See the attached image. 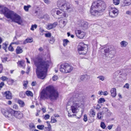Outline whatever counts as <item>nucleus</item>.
Masks as SVG:
<instances>
[{"instance_id": "obj_1", "label": "nucleus", "mask_w": 131, "mask_h": 131, "mask_svg": "<svg viewBox=\"0 0 131 131\" xmlns=\"http://www.w3.org/2000/svg\"><path fill=\"white\" fill-rule=\"evenodd\" d=\"M33 60L37 67L36 74L38 78L42 80L44 79L47 76L50 61L39 57L34 58Z\"/></svg>"}, {"instance_id": "obj_2", "label": "nucleus", "mask_w": 131, "mask_h": 131, "mask_svg": "<svg viewBox=\"0 0 131 131\" xmlns=\"http://www.w3.org/2000/svg\"><path fill=\"white\" fill-rule=\"evenodd\" d=\"M58 94L53 86L49 85L42 90L40 93V97L41 99H50L53 101L56 100L58 97Z\"/></svg>"}, {"instance_id": "obj_3", "label": "nucleus", "mask_w": 131, "mask_h": 131, "mask_svg": "<svg viewBox=\"0 0 131 131\" xmlns=\"http://www.w3.org/2000/svg\"><path fill=\"white\" fill-rule=\"evenodd\" d=\"M105 7L104 2L101 0H98L92 3L90 9V13L92 15L97 16L100 13L104 10Z\"/></svg>"}, {"instance_id": "obj_4", "label": "nucleus", "mask_w": 131, "mask_h": 131, "mask_svg": "<svg viewBox=\"0 0 131 131\" xmlns=\"http://www.w3.org/2000/svg\"><path fill=\"white\" fill-rule=\"evenodd\" d=\"M72 105L71 109L73 113H76L79 111L78 108L82 105V103L76 97L71 98L68 103V105Z\"/></svg>"}, {"instance_id": "obj_5", "label": "nucleus", "mask_w": 131, "mask_h": 131, "mask_svg": "<svg viewBox=\"0 0 131 131\" xmlns=\"http://www.w3.org/2000/svg\"><path fill=\"white\" fill-rule=\"evenodd\" d=\"M9 18H10L12 21L17 23L18 25H21L23 23V20L21 17L15 13L9 10Z\"/></svg>"}, {"instance_id": "obj_6", "label": "nucleus", "mask_w": 131, "mask_h": 131, "mask_svg": "<svg viewBox=\"0 0 131 131\" xmlns=\"http://www.w3.org/2000/svg\"><path fill=\"white\" fill-rule=\"evenodd\" d=\"M74 67L69 63H64L60 65V72L64 73H69L73 70Z\"/></svg>"}, {"instance_id": "obj_7", "label": "nucleus", "mask_w": 131, "mask_h": 131, "mask_svg": "<svg viewBox=\"0 0 131 131\" xmlns=\"http://www.w3.org/2000/svg\"><path fill=\"white\" fill-rule=\"evenodd\" d=\"M57 4L58 7L64 8L68 12L70 11L71 5L66 0H58L57 1Z\"/></svg>"}, {"instance_id": "obj_8", "label": "nucleus", "mask_w": 131, "mask_h": 131, "mask_svg": "<svg viewBox=\"0 0 131 131\" xmlns=\"http://www.w3.org/2000/svg\"><path fill=\"white\" fill-rule=\"evenodd\" d=\"M87 46L84 45L82 42L79 43L78 47V50L80 54H86L87 51Z\"/></svg>"}, {"instance_id": "obj_9", "label": "nucleus", "mask_w": 131, "mask_h": 131, "mask_svg": "<svg viewBox=\"0 0 131 131\" xmlns=\"http://www.w3.org/2000/svg\"><path fill=\"white\" fill-rule=\"evenodd\" d=\"M108 11L110 16L113 18H115L116 17L119 13L118 10L117 9L112 6L109 7Z\"/></svg>"}, {"instance_id": "obj_10", "label": "nucleus", "mask_w": 131, "mask_h": 131, "mask_svg": "<svg viewBox=\"0 0 131 131\" xmlns=\"http://www.w3.org/2000/svg\"><path fill=\"white\" fill-rule=\"evenodd\" d=\"M9 113L12 115L18 118H21L23 116V114L20 111H14L12 109L9 110Z\"/></svg>"}, {"instance_id": "obj_11", "label": "nucleus", "mask_w": 131, "mask_h": 131, "mask_svg": "<svg viewBox=\"0 0 131 131\" xmlns=\"http://www.w3.org/2000/svg\"><path fill=\"white\" fill-rule=\"evenodd\" d=\"M62 9L58 8L56 14L60 16L61 17H66L68 16L67 14L65 13L64 10H66L64 8H62Z\"/></svg>"}, {"instance_id": "obj_12", "label": "nucleus", "mask_w": 131, "mask_h": 131, "mask_svg": "<svg viewBox=\"0 0 131 131\" xmlns=\"http://www.w3.org/2000/svg\"><path fill=\"white\" fill-rule=\"evenodd\" d=\"M0 11L1 14L4 15L6 17L8 18V9L7 8L0 6Z\"/></svg>"}, {"instance_id": "obj_13", "label": "nucleus", "mask_w": 131, "mask_h": 131, "mask_svg": "<svg viewBox=\"0 0 131 131\" xmlns=\"http://www.w3.org/2000/svg\"><path fill=\"white\" fill-rule=\"evenodd\" d=\"M75 33L77 36L80 39L83 38L85 34L84 32L79 30L75 31Z\"/></svg>"}, {"instance_id": "obj_14", "label": "nucleus", "mask_w": 131, "mask_h": 131, "mask_svg": "<svg viewBox=\"0 0 131 131\" xmlns=\"http://www.w3.org/2000/svg\"><path fill=\"white\" fill-rule=\"evenodd\" d=\"M104 52L106 53H110V54H113L114 53L115 50L113 49L111 47H108L104 50Z\"/></svg>"}, {"instance_id": "obj_15", "label": "nucleus", "mask_w": 131, "mask_h": 131, "mask_svg": "<svg viewBox=\"0 0 131 131\" xmlns=\"http://www.w3.org/2000/svg\"><path fill=\"white\" fill-rule=\"evenodd\" d=\"M57 25V22H55L53 24L49 23L46 27V28L48 30H50L56 27Z\"/></svg>"}, {"instance_id": "obj_16", "label": "nucleus", "mask_w": 131, "mask_h": 131, "mask_svg": "<svg viewBox=\"0 0 131 131\" xmlns=\"http://www.w3.org/2000/svg\"><path fill=\"white\" fill-rule=\"evenodd\" d=\"M131 4V0H124L121 6L124 7L125 6H128Z\"/></svg>"}, {"instance_id": "obj_17", "label": "nucleus", "mask_w": 131, "mask_h": 131, "mask_svg": "<svg viewBox=\"0 0 131 131\" xmlns=\"http://www.w3.org/2000/svg\"><path fill=\"white\" fill-rule=\"evenodd\" d=\"M1 112L6 117L8 116V110L7 108H3L1 109Z\"/></svg>"}, {"instance_id": "obj_18", "label": "nucleus", "mask_w": 131, "mask_h": 131, "mask_svg": "<svg viewBox=\"0 0 131 131\" xmlns=\"http://www.w3.org/2000/svg\"><path fill=\"white\" fill-rule=\"evenodd\" d=\"M111 96L113 97H115L116 95V89L115 88H112L110 90Z\"/></svg>"}, {"instance_id": "obj_19", "label": "nucleus", "mask_w": 131, "mask_h": 131, "mask_svg": "<svg viewBox=\"0 0 131 131\" xmlns=\"http://www.w3.org/2000/svg\"><path fill=\"white\" fill-rule=\"evenodd\" d=\"M25 61L23 60L19 61L17 63V64L18 66L20 67H24L25 65L24 63Z\"/></svg>"}, {"instance_id": "obj_20", "label": "nucleus", "mask_w": 131, "mask_h": 131, "mask_svg": "<svg viewBox=\"0 0 131 131\" xmlns=\"http://www.w3.org/2000/svg\"><path fill=\"white\" fill-rule=\"evenodd\" d=\"M81 26L84 27V29H86L88 27V24L86 22L82 21H81Z\"/></svg>"}, {"instance_id": "obj_21", "label": "nucleus", "mask_w": 131, "mask_h": 131, "mask_svg": "<svg viewBox=\"0 0 131 131\" xmlns=\"http://www.w3.org/2000/svg\"><path fill=\"white\" fill-rule=\"evenodd\" d=\"M17 102L19 105L20 107H23L25 105V103L24 102L18 99L17 101Z\"/></svg>"}, {"instance_id": "obj_22", "label": "nucleus", "mask_w": 131, "mask_h": 131, "mask_svg": "<svg viewBox=\"0 0 131 131\" xmlns=\"http://www.w3.org/2000/svg\"><path fill=\"white\" fill-rule=\"evenodd\" d=\"M17 54H20L21 53L23 50L19 46H18L16 50Z\"/></svg>"}, {"instance_id": "obj_23", "label": "nucleus", "mask_w": 131, "mask_h": 131, "mask_svg": "<svg viewBox=\"0 0 131 131\" xmlns=\"http://www.w3.org/2000/svg\"><path fill=\"white\" fill-rule=\"evenodd\" d=\"M104 116L101 112H100L97 113V117L99 119H102Z\"/></svg>"}, {"instance_id": "obj_24", "label": "nucleus", "mask_w": 131, "mask_h": 131, "mask_svg": "<svg viewBox=\"0 0 131 131\" xmlns=\"http://www.w3.org/2000/svg\"><path fill=\"white\" fill-rule=\"evenodd\" d=\"M128 43L125 41H122L120 43L121 47H126L128 45Z\"/></svg>"}, {"instance_id": "obj_25", "label": "nucleus", "mask_w": 131, "mask_h": 131, "mask_svg": "<svg viewBox=\"0 0 131 131\" xmlns=\"http://www.w3.org/2000/svg\"><path fill=\"white\" fill-rule=\"evenodd\" d=\"M95 113L93 109L90 110L89 113V115L90 116L94 117L95 116Z\"/></svg>"}, {"instance_id": "obj_26", "label": "nucleus", "mask_w": 131, "mask_h": 131, "mask_svg": "<svg viewBox=\"0 0 131 131\" xmlns=\"http://www.w3.org/2000/svg\"><path fill=\"white\" fill-rule=\"evenodd\" d=\"M33 40L32 38H27L23 42L24 44H26L27 43L31 42L33 41Z\"/></svg>"}, {"instance_id": "obj_27", "label": "nucleus", "mask_w": 131, "mask_h": 131, "mask_svg": "<svg viewBox=\"0 0 131 131\" xmlns=\"http://www.w3.org/2000/svg\"><path fill=\"white\" fill-rule=\"evenodd\" d=\"M2 93L4 97H5L7 99H8V91L2 92Z\"/></svg>"}, {"instance_id": "obj_28", "label": "nucleus", "mask_w": 131, "mask_h": 131, "mask_svg": "<svg viewBox=\"0 0 131 131\" xmlns=\"http://www.w3.org/2000/svg\"><path fill=\"white\" fill-rule=\"evenodd\" d=\"M89 78V77L87 75H82L81 76L80 78L81 81H83L84 79H88Z\"/></svg>"}, {"instance_id": "obj_29", "label": "nucleus", "mask_w": 131, "mask_h": 131, "mask_svg": "<svg viewBox=\"0 0 131 131\" xmlns=\"http://www.w3.org/2000/svg\"><path fill=\"white\" fill-rule=\"evenodd\" d=\"M25 94L28 96L33 97V93L30 91L28 90L25 92Z\"/></svg>"}, {"instance_id": "obj_30", "label": "nucleus", "mask_w": 131, "mask_h": 131, "mask_svg": "<svg viewBox=\"0 0 131 131\" xmlns=\"http://www.w3.org/2000/svg\"><path fill=\"white\" fill-rule=\"evenodd\" d=\"M108 110L107 108H104L103 109L102 112H101L102 114L104 115L107 114L108 112Z\"/></svg>"}, {"instance_id": "obj_31", "label": "nucleus", "mask_w": 131, "mask_h": 131, "mask_svg": "<svg viewBox=\"0 0 131 131\" xmlns=\"http://www.w3.org/2000/svg\"><path fill=\"white\" fill-rule=\"evenodd\" d=\"M58 8H56L53 9L51 11V13L52 15L54 16L55 15V13H57V10Z\"/></svg>"}, {"instance_id": "obj_32", "label": "nucleus", "mask_w": 131, "mask_h": 131, "mask_svg": "<svg viewBox=\"0 0 131 131\" xmlns=\"http://www.w3.org/2000/svg\"><path fill=\"white\" fill-rule=\"evenodd\" d=\"M31 7V6L29 5L27 6L25 5L24 7V9L25 11L28 12L29 10V8H30Z\"/></svg>"}, {"instance_id": "obj_33", "label": "nucleus", "mask_w": 131, "mask_h": 131, "mask_svg": "<svg viewBox=\"0 0 131 131\" xmlns=\"http://www.w3.org/2000/svg\"><path fill=\"white\" fill-rule=\"evenodd\" d=\"M47 126V127H45V131H51V126L49 124Z\"/></svg>"}, {"instance_id": "obj_34", "label": "nucleus", "mask_w": 131, "mask_h": 131, "mask_svg": "<svg viewBox=\"0 0 131 131\" xmlns=\"http://www.w3.org/2000/svg\"><path fill=\"white\" fill-rule=\"evenodd\" d=\"M69 42V41L67 39H64L63 40V45L64 46H66L67 43Z\"/></svg>"}, {"instance_id": "obj_35", "label": "nucleus", "mask_w": 131, "mask_h": 131, "mask_svg": "<svg viewBox=\"0 0 131 131\" xmlns=\"http://www.w3.org/2000/svg\"><path fill=\"white\" fill-rule=\"evenodd\" d=\"M113 3L115 5H118L120 3L119 0H113Z\"/></svg>"}, {"instance_id": "obj_36", "label": "nucleus", "mask_w": 131, "mask_h": 131, "mask_svg": "<svg viewBox=\"0 0 131 131\" xmlns=\"http://www.w3.org/2000/svg\"><path fill=\"white\" fill-rule=\"evenodd\" d=\"M37 25L36 24L32 25L30 29L32 31H34V29H36L37 28Z\"/></svg>"}, {"instance_id": "obj_37", "label": "nucleus", "mask_w": 131, "mask_h": 131, "mask_svg": "<svg viewBox=\"0 0 131 131\" xmlns=\"http://www.w3.org/2000/svg\"><path fill=\"white\" fill-rule=\"evenodd\" d=\"M49 40V42L50 43L52 44L55 41L54 38L52 37H51Z\"/></svg>"}, {"instance_id": "obj_38", "label": "nucleus", "mask_w": 131, "mask_h": 131, "mask_svg": "<svg viewBox=\"0 0 131 131\" xmlns=\"http://www.w3.org/2000/svg\"><path fill=\"white\" fill-rule=\"evenodd\" d=\"M37 127L40 130H43L44 129V126L43 125H37Z\"/></svg>"}, {"instance_id": "obj_39", "label": "nucleus", "mask_w": 131, "mask_h": 131, "mask_svg": "<svg viewBox=\"0 0 131 131\" xmlns=\"http://www.w3.org/2000/svg\"><path fill=\"white\" fill-rule=\"evenodd\" d=\"M23 43V42L21 41H19L17 42H12L11 43V44H15L16 45H19V44H22Z\"/></svg>"}, {"instance_id": "obj_40", "label": "nucleus", "mask_w": 131, "mask_h": 131, "mask_svg": "<svg viewBox=\"0 0 131 131\" xmlns=\"http://www.w3.org/2000/svg\"><path fill=\"white\" fill-rule=\"evenodd\" d=\"M7 44L6 43H4L3 44V48L5 50V52H7V50L6 49L7 48Z\"/></svg>"}, {"instance_id": "obj_41", "label": "nucleus", "mask_w": 131, "mask_h": 131, "mask_svg": "<svg viewBox=\"0 0 131 131\" xmlns=\"http://www.w3.org/2000/svg\"><path fill=\"white\" fill-rule=\"evenodd\" d=\"M97 78L99 79L102 81H103L105 79L104 77L102 75H100L97 77Z\"/></svg>"}, {"instance_id": "obj_42", "label": "nucleus", "mask_w": 131, "mask_h": 131, "mask_svg": "<svg viewBox=\"0 0 131 131\" xmlns=\"http://www.w3.org/2000/svg\"><path fill=\"white\" fill-rule=\"evenodd\" d=\"M105 101L104 99L101 98L99 100L98 102L99 103L104 102Z\"/></svg>"}, {"instance_id": "obj_43", "label": "nucleus", "mask_w": 131, "mask_h": 131, "mask_svg": "<svg viewBox=\"0 0 131 131\" xmlns=\"http://www.w3.org/2000/svg\"><path fill=\"white\" fill-rule=\"evenodd\" d=\"M19 96L21 98H24L25 96V94L24 92H20L19 94Z\"/></svg>"}, {"instance_id": "obj_44", "label": "nucleus", "mask_w": 131, "mask_h": 131, "mask_svg": "<svg viewBox=\"0 0 131 131\" xmlns=\"http://www.w3.org/2000/svg\"><path fill=\"white\" fill-rule=\"evenodd\" d=\"M0 79L2 80L3 81H4L8 80V78L7 77L4 76H2L0 78Z\"/></svg>"}, {"instance_id": "obj_45", "label": "nucleus", "mask_w": 131, "mask_h": 131, "mask_svg": "<svg viewBox=\"0 0 131 131\" xmlns=\"http://www.w3.org/2000/svg\"><path fill=\"white\" fill-rule=\"evenodd\" d=\"M13 108L15 110H17L18 109L19 107L17 105L15 104L13 105Z\"/></svg>"}, {"instance_id": "obj_46", "label": "nucleus", "mask_w": 131, "mask_h": 131, "mask_svg": "<svg viewBox=\"0 0 131 131\" xmlns=\"http://www.w3.org/2000/svg\"><path fill=\"white\" fill-rule=\"evenodd\" d=\"M12 44L11 43L9 46V50L12 51H13L14 50L13 47L11 46Z\"/></svg>"}, {"instance_id": "obj_47", "label": "nucleus", "mask_w": 131, "mask_h": 131, "mask_svg": "<svg viewBox=\"0 0 131 131\" xmlns=\"http://www.w3.org/2000/svg\"><path fill=\"white\" fill-rule=\"evenodd\" d=\"M4 83L3 82H0V90H1L2 88L4 85Z\"/></svg>"}, {"instance_id": "obj_48", "label": "nucleus", "mask_w": 131, "mask_h": 131, "mask_svg": "<svg viewBox=\"0 0 131 131\" xmlns=\"http://www.w3.org/2000/svg\"><path fill=\"white\" fill-rule=\"evenodd\" d=\"M14 82L15 81L13 80L12 79H9V82L10 84H13Z\"/></svg>"}, {"instance_id": "obj_49", "label": "nucleus", "mask_w": 131, "mask_h": 131, "mask_svg": "<svg viewBox=\"0 0 131 131\" xmlns=\"http://www.w3.org/2000/svg\"><path fill=\"white\" fill-rule=\"evenodd\" d=\"M101 127L103 129H104L105 128V125L104 122H102L101 123Z\"/></svg>"}, {"instance_id": "obj_50", "label": "nucleus", "mask_w": 131, "mask_h": 131, "mask_svg": "<svg viewBox=\"0 0 131 131\" xmlns=\"http://www.w3.org/2000/svg\"><path fill=\"white\" fill-rule=\"evenodd\" d=\"M28 82L27 81H24L23 83V85L25 88H26L27 86V84Z\"/></svg>"}, {"instance_id": "obj_51", "label": "nucleus", "mask_w": 131, "mask_h": 131, "mask_svg": "<svg viewBox=\"0 0 131 131\" xmlns=\"http://www.w3.org/2000/svg\"><path fill=\"white\" fill-rule=\"evenodd\" d=\"M58 79V77L57 75H54L52 77V79L53 81H56Z\"/></svg>"}, {"instance_id": "obj_52", "label": "nucleus", "mask_w": 131, "mask_h": 131, "mask_svg": "<svg viewBox=\"0 0 131 131\" xmlns=\"http://www.w3.org/2000/svg\"><path fill=\"white\" fill-rule=\"evenodd\" d=\"M84 118H83V120L85 122H86L88 120V118L87 117L86 115V114H84Z\"/></svg>"}, {"instance_id": "obj_53", "label": "nucleus", "mask_w": 131, "mask_h": 131, "mask_svg": "<svg viewBox=\"0 0 131 131\" xmlns=\"http://www.w3.org/2000/svg\"><path fill=\"white\" fill-rule=\"evenodd\" d=\"M50 117L49 115L48 114H46L45 115L44 117V118L45 120L48 119Z\"/></svg>"}, {"instance_id": "obj_54", "label": "nucleus", "mask_w": 131, "mask_h": 131, "mask_svg": "<svg viewBox=\"0 0 131 131\" xmlns=\"http://www.w3.org/2000/svg\"><path fill=\"white\" fill-rule=\"evenodd\" d=\"M45 36L47 37H51V34L50 33H47L46 34H45Z\"/></svg>"}, {"instance_id": "obj_55", "label": "nucleus", "mask_w": 131, "mask_h": 131, "mask_svg": "<svg viewBox=\"0 0 131 131\" xmlns=\"http://www.w3.org/2000/svg\"><path fill=\"white\" fill-rule=\"evenodd\" d=\"M12 94L9 91V100L11 99L12 97Z\"/></svg>"}, {"instance_id": "obj_56", "label": "nucleus", "mask_w": 131, "mask_h": 131, "mask_svg": "<svg viewBox=\"0 0 131 131\" xmlns=\"http://www.w3.org/2000/svg\"><path fill=\"white\" fill-rule=\"evenodd\" d=\"M43 1L47 4H49L50 3V0H43Z\"/></svg>"}, {"instance_id": "obj_57", "label": "nucleus", "mask_w": 131, "mask_h": 131, "mask_svg": "<svg viewBox=\"0 0 131 131\" xmlns=\"http://www.w3.org/2000/svg\"><path fill=\"white\" fill-rule=\"evenodd\" d=\"M8 58L7 57H5L2 59V61L3 62H5L7 60Z\"/></svg>"}, {"instance_id": "obj_58", "label": "nucleus", "mask_w": 131, "mask_h": 131, "mask_svg": "<svg viewBox=\"0 0 131 131\" xmlns=\"http://www.w3.org/2000/svg\"><path fill=\"white\" fill-rule=\"evenodd\" d=\"M118 73L117 72H115L113 75V78H116L117 76H118Z\"/></svg>"}, {"instance_id": "obj_59", "label": "nucleus", "mask_w": 131, "mask_h": 131, "mask_svg": "<svg viewBox=\"0 0 131 131\" xmlns=\"http://www.w3.org/2000/svg\"><path fill=\"white\" fill-rule=\"evenodd\" d=\"M3 67L2 64H0V73H1L3 71Z\"/></svg>"}, {"instance_id": "obj_60", "label": "nucleus", "mask_w": 131, "mask_h": 131, "mask_svg": "<svg viewBox=\"0 0 131 131\" xmlns=\"http://www.w3.org/2000/svg\"><path fill=\"white\" fill-rule=\"evenodd\" d=\"M129 85L128 83H126L125 85L124 86V87L126 88L127 89H128L129 88Z\"/></svg>"}, {"instance_id": "obj_61", "label": "nucleus", "mask_w": 131, "mask_h": 131, "mask_svg": "<svg viewBox=\"0 0 131 131\" xmlns=\"http://www.w3.org/2000/svg\"><path fill=\"white\" fill-rule=\"evenodd\" d=\"M30 68L29 66H28L27 67V71L26 72V73L27 74H28L29 72L30 71Z\"/></svg>"}, {"instance_id": "obj_62", "label": "nucleus", "mask_w": 131, "mask_h": 131, "mask_svg": "<svg viewBox=\"0 0 131 131\" xmlns=\"http://www.w3.org/2000/svg\"><path fill=\"white\" fill-rule=\"evenodd\" d=\"M95 97V95L94 94L92 95L91 96V97L92 98V99L93 100H94Z\"/></svg>"}, {"instance_id": "obj_63", "label": "nucleus", "mask_w": 131, "mask_h": 131, "mask_svg": "<svg viewBox=\"0 0 131 131\" xmlns=\"http://www.w3.org/2000/svg\"><path fill=\"white\" fill-rule=\"evenodd\" d=\"M57 122V121L56 119H51V122L52 123H54Z\"/></svg>"}, {"instance_id": "obj_64", "label": "nucleus", "mask_w": 131, "mask_h": 131, "mask_svg": "<svg viewBox=\"0 0 131 131\" xmlns=\"http://www.w3.org/2000/svg\"><path fill=\"white\" fill-rule=\"evenodd\" d=\"M46 108L45 107H42V111L43 112V113H45V112H46Z\"/></svg>"}]
</instances>
